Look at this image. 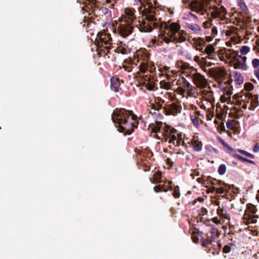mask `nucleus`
Returning a JSON list of instances; mask_svg holds the SVG:
<instances>
[{
  "label": "nucleus",
  "mask_w": 259,
  "mask_h": 259,
  "mask_svg": "<svg viewBox=\"0 0 259 259\" xmlns=\"http://www.w3.org/2000/svg\"><path fill=\"white\" fill-rule=\"evenodd\" d=\"M189 76L192 79L193 83L199 88H204L207 85V79L204 76L198 72H190Z\"/></svg>",
  "instance_id": "8"
},
{
  "label": "nucleus",
  "mask_w": 259,
  "mask_h": 259,
  "mask_svg": "<svg viewBox=\"0 0 259 259\" xmlns=\"http://www.w3.org/2000/svg\"><path fill=\"white\" fill-rule=\"evenodd\" d=\"M231 250V248L229 245H225L223 248V251L224 253H229Z\"/></svg>",
  "instance_id": "59"
},
{
  "label": "nucleus",
  "mask_w": 259,
  "mask_h": 259,
  "mask_svg": "<svg viewBox=\"0 0 259 259\" xmlns=\"http://www.w3.org/2000/svg\"><path fill=\"white\" fill-rule=\"evenodd\" d=\"M146 14L144 18H140L137 21L135 25L141 32H150L153 28H159L160 23L155 17L154 10L153 9L146 10Z\"/></svg>",
  "instance_id": "5"
},
{
  "label": "nucleus",
  "mask_w": 259,
  "mask_h": 259,
  "mask_svg": "<svg viewBox=\"0 0 259 259\" xmlns=\"http://www.w3.org/2000/svg\"><path fill=\"white\" fill-rule=\"evenodd\" d=\"M256 211L257 208L254 205L251 204H249L247 205V211L246 212V214H247V213H249L248 222L249 224H255L257 222L258 216L255 215Z\"/></svg>",
  "instance_id": "15"
},
{
  "label": "nucleus",
  "mask_w": 259,
  "mask_h": 259,
  "mask_svg": "<svg viewBox=\"0 0 259 259\" xmlns=\"http://www.w3.org/2000/svg\"><path fill=\"white\" fill-rule=\"evenodd\" d=\"M153 45L155 46H161L163 44V41L162 39H160V36H159L158 39H153L152 40Z\"/></svg>",
  "instance_id": "47"
},
{
  "label": "nucleus",
  "mask_w": 259,
  "mask_h": 259,
  "mask_svg": "<svg viewBox=\"0 0 259 259\" xmlns=\"http://www.w3.org/2000/svg\"><path fill=\"white\" fill-rule=\"evenodd\" d=\"M188 2L191 10L200 15H210L213 18H216L227 13L224 7L219 8L217 6H212L211 0H188Z\"/></svg>",
  "instance_id": "3"
},
{
  "label": "nucleus",
  "mask_w": 259,
  "mask_h": 259,
  "mask_svg": "<svg viewBox=\"0 0 259 259\" xmlns=\"http://www.w3.org/2000/svg\"><path fill=\"white\" fill-rule=\"evenodd\" d=\"M133 27L132 24L121 21V23L118 26V30L119 34L122 37H125L130 35L133 32Z\"/></svg>",
  "instance_id": "12"
},
{
  "label": "nucleus",
  "mask_w": 259,
  "mask_h": 259,
  "mask_svg": "<svg viewBox=\"0 0 259 259\" xmlns=\"http://www.w3.org/2000/svg\"><path fill=\"white\" fill-rule=\"evenodd\" d=\"M238 3L242 11H246L247 10L245 3L242 0H239Z\"/></svg>",
  "instance_id": "48"
},
{
  "label": "nucleus",
  "mask_w": 259,
  "mask_h": 259,
  "mask_svg": "<svg viewBox=\"0 0 259 259\" xmlns=\"http://www.w3.org/2000/svg\"><path fill=\"white\" fill-rule=\"evenodd\" d=\"M244 89L245 90L250 91L253 89V85L250 82H246L244 85Z\"/></svg>",
  "instance_id": "49"
},
{
  "label": "nucleus",
  "mask_w": 259,
  "mask_h": 259,
  "mask_svg": "<svg viewBox=\"0 0 259 259\" xmlns=\"http://www.w3.org/2000/svg\"><path fill=\"white\" fill-rule=\"evenodd\" d=\"M163 112L166 115H176L180 113L182 110L181 105L179 104L173 103L170 104H166L163 107Z\"/></svg>",
  "instance_id": "10"
},
{
  "label": "nucleus",
  "mask_w": 259,
  "mask_h": 259,
  "mask_svg": "<svg viewBox=\"0 0 259 259\" xmlns=\"http://www.w3.org/2000/svg\"><path fill=\"white\" fill-rule=\"evenodd\" d=\"M238 151L241 153V154L247 156V157H249L250 158H253L254 157V155H252V154L251 153H249L244 150H238Z\"/></svg>",
  "instance_id": "51"
},
{
  "label": "nucleus",
  "mask_w": 259,
  "mask_h": 259,
  "mask_svg": "<svg viewBox=\"0 0 259 259\" xmlns=\"http://www.w3.org/2000/svg\"><path fill=\"white\" fill-rule=\"evenodd\" d=\"M189 87H188V89H186V91L187 92V94L189 96H193L195 94L196 89L190 83L189 84Z\"/></svg>",
  "instance_id": "42"
},
{
  "label": "nucleus",
  "mask_w": 259,
  "mask_h": 259,
  "mask_svg": "<svg viewBox=\"0 0 259 259\" xmlns=\"http://www.w3.org/2000/svg\"><path fill=\"white\" fill-rule=\"evenodd\" d=\"M248 102H250L249 109L254 110L258 106V95H253L252 93H248Z\"/></svg>",
  "instance_id": "17"
},
{
  "label": "nucleus",
  "mask_w": 259,
  "mask_h": 259,
  "mask_svg": "<svg viewBox=\"0 0 259 259\" xmlns=\"http://www.w3.org/2000/svg\"><path fill=\"white\" fill-rule=\"evenodd\" d=\"M232 82H233V79L232 78H229L228 80H227L226 81H225V84L228 85L227 86V87H230L231 88H232V86L231 85Z\"/></svg>",
  "instance_id": "62"
},
{
  "label": "nucleus",
  "mask_w": 259,
  "mask_h": 259,
  "mask_svg": "<svg viewBox=\"0 0 259 259\" xmlns=\"http://www.w3.org/2000/svg\"><path fill=\"white\" fill-rule=\"evenodd\" d=\"M201 245L203 247L207 248L209 247L210 245H212V242L207 237L206 238H204L203 237H201Z\"/></svg>",
  "instance_id": "35"
},
{
  "label": "nucleus",
  "mask_w": 259,
  "mask_h": 259,
  "mask_svg": "<svg viewBox=\"0 0 259 259\" xmlns=\"http://www.w3.org/2000/svg\"><path fill=\"white\" fill-rule=\"evenodd\" d=\"M148 129L151 130V132L155 134L159 133L161 136L156 135V138L161 142H168L170 144L168 147L171 149L174 150L175 147H179L180 145L186 146L183 140L182 133H179L176 129L166 123L155 121L154 123H150Z\"/></svg>",
  "instance_id": "1"
},
{
  "label": "nucleus",
  "mask_w": 259,
  "mask_h": 259,
  "mask_svg": "<svg viewBox=\"0 0 259 259\" xmlns=\"http://www.w3.org/2000/svg\"><path fill=\"white\" fill-rule=\"evenodd\" d=\"M211 184L212 185H218V186H222V184L224 183V182H223L221 181L217 180L216 179H213L210 182Z\"/></svg>",
  "instance_id": "52"
},
{
  "label": "nucleus",
  "mask_w": 259,
  "mask_h": 259,
  "mask_svg": "<svg viewBox=\"0 0 259 259\" xmlns=\"http://www.w3.org/2000/svg\"><path fill=\"white\" fill-rule=\"evenodd\" d=\"M188 27L189 29L196 33L198 32L201 30L200 27L197 24H189Z\"/></svg>",
  "instance_id": "43"
},
{
  "label": "nucleus",
  "mask_w": 259,
  "mask_h": 259,
  "mask_svg": "<svg viewBox=\"0 0 259 259\" xmlns=\"http://www.w3.org/2000/svg\"><path fill=\"white\" fill-rule=\"evenodd\" d=\"M193 46L196 50L201 52L205 44V41L201 37L193 38L192 39Z\"/></svg>",
  "instance_id": "18"
},
{
  "label": "nucleus",
  "mask_w": 259,
  "mask_h": 259,
  "mask_svg": "<svg viewBox=\"0 0 259 259\" xmlns=\"http://www.w3.org/2000/svg\"><path fill=\"white\" fill-rule=\"evenodd\" d=\"M207 213V210L205 208L202 207L200 210V211L199 212V214L200 215L203 216V215L206 214Z\"/></svg>",
  "instance_id": "56"
},
{
  "label": "nucleus",
  "mask_w": 259,
  "mask_h": 259,
  "mask_svg": "<svg viewBox=\"0 0 259 259\" xmlns=\"http://www.w3.org/2000/svg\"><path fill=\"white\" fill-rule=\"evenodd\" d=\"M226 55L227 58L230 59L234 68L244 70L247 69V67L245 63L247 58L239 55L238 51L229 49L226 51Z\"/></svg>",
  "instance_id": "7"
},
{
  "label": "nucleus",
  "mask_w": 259,
  "mask_h": 259,
  "mask_svg": "<svg viewBox=\"0 0 259 259\" xmlns=\"http://www.w3.org/2000/svg\"><path fill=\"white\" fill-rule=\"evenodd\" d=\"M226 171V166L225 164H221L218 168V172L221 175H223L225 174Z\"/></svg>",
  "instance_id": "44"
},
{
  "label": "nucleus",
  "mask_w": 259,
  "mask_h": 259,
  "mask_svg": "<svg viewBox=\"0 0 259 259\" xmlns=\"http://www.w3.org/2000/svg\"><path fill=\"white\" fill-rule=\"evenodd\" d=\"M194 60L195 62L201 66L205 65V63H206V57H202L200 58L199 56H196L194 57Z\"/></svg>",
  "instance_id": "36"
},
{
  "label": "nucleus",
  "mask_w": 259,
  "mask_h": 259,
  "mask_svg": "<svg viewBox=\"0 0 259 259\" xmlns=\"http://www.w3.org/2000/svg\"><path fill=\"white\" fill-rule=\"evenodd\" d=\"M191 142L193 149L194 151L198 152L201 150L202 147V143L201 141H199L198 140L194 139Z\"/></svg>",
  "instance_id": "30"
},
{
  "label": "nucleus",
  "mask_w": 259,
  "mask_h": 259,
  "mask_svg": "<svg viewBox=\"0 0 259 259\" xmlns=\"http://www.w3.org/2000/svg\"><path fill=\"white\" fill-rule=\"evenodd\" d=\"M114 51L115 53H120L123 55L128 54L131 53V49L129 48L126 45L123 44L122 42H120V43L118 45V47L114 50Z\"/></svg>",
  "instance_id": "19"
},
{
  "label": "nucleus",
  "mask_w": 259,
  "mask_h": 259,
  "mask_svg": "<svg viewBox=\"0 0 259 259\" xmlns=\"http://www.w3.org/2000/svg\"><path fill=\"white\" fill-rule=\"evenodd\" d=\"M171 84L169 82H166L164 80L160 82V87L161 88L168 90L171 89Z\"/></svg>",
  "instance_id": "41"
},
{
  "label": "nucleus",
  "mask_w": 259,
  "mask_h": 259,
  "mask_svg": "<svg viewBox=\"0 0 259 259\" xmlns=\"http://www.w3.org/2000/svg\"><path fill=\"white\" fill-rule=\"evenodd\" d=\"M191 233V238L193 241L195 243H197L199 241V238L197 236V235H199L201 237H202L201 234H202V232H200L197 228H195L194 230Z\"/></svg>",
  "instance_id": "29"
},
{
  "label": "nucleus",
  "mask_w": 259,
  "mask_h": 259,
  "mask_svg": "<svg viewBox=\"0 0 259 259\" xmlns=\"http://www.w3.org/2000/svg\"><path fill=\"white\" fill-rule=\"evenodd\" d=\"M111 119L116 125H118V131L125 135H131L139 124L137 115L132 111L124 108L114 110Z\"/></svg>",
  "instance_id": "2"
},
{
  "label": "nucleus",
  "mask_w": 259,
  "mask_h": 259,
  "mask_svg": "<svg viewBox=\"0 0 259 259\" xmlns=\"http://www.w3.org/2000/svg\"><path fill=\"white\" fill-rule=\"evenodd\" d=\"M97 51L100 57H105L109 53L112 44V38L109 33L100 31L98 33L96 39Z\"/></svg>",
  "instance_id": "6"
},
{
  "label": "nucleus",
  "mask_w": 259,
  "mask_h": 259,
  "mask_svg": "<svg viewBox=\"0 0 259 259\" xmlns=\"http://www.w3.org/2000/svg\"><path fill=\"white\" fill-rule=\"evenodd\" d=\"M249 47L246 46H243L240 49V52L241 55H244L247 54L249 52Z\"/></svg>",
  "instance_id": "45"
},
{
  "label": "nucleus",
  "mask_w": 259,
  "mask_h": 259,
  "mask_svg": "<svg viewBox=\"0 0 259 259\" xmlns=\"http://www.w3.org/2000/svg\"><path fill=\"white\" fill-rule=\"evenodd\" d=\"M217 214L220 216L222 218L225 219L229 220L230 219V216L229 213H227L226 210L223 208H221L220 206L217 209Z\"/></svg>",
  "instance_id": "28"
},
{
  "label": "nucleus",
  "mask_w": 259,
  "mask_h": 259,
  "mask_svg": "<svg viewBox=\"0 0 259 259\" xmlns=\"http://www.w3.org/2000/svg\"><path fill=\"white\" fill-rule=\"evenodd\" d=\"M204 200L202 197H199L196 199H195L193 201L192 204L195 205L197 201L202 203L204 201Z\"/></svg>",
  "instance_id": "57"
},
{
  "label": "nucleus",
  "mask_w": 259,
  "mask_h": 259,
  "mask_svg": "<svg viewBox=\"0 0 259 259\" xmlns=\"http://www.w3.org/2000/svg\"><path fill=\"white\" fill-rule=\"evenodd\" d=\"M234 120H229L226 123V125H227V127L228 129H229L230 130L234 131H235L234 134H235L237 133V128L235 126V124H234Z\"/></svg>",
  "instance_id": "38"
},
{
  "label": "nucleus",
  "mask_w": 259,
  "mask_h": 259,
  "mask_svg": "<svg viewBox=\"0 0 259 259\" xmlns=\"http://www.w3.org/2000/svg\"><path fill=\"white\" fill-rule=\"evenodd\" d=\"M161 172L160 171H157L155 172L152 177L150 178V181L153 184H158L161 182Z\"/></svg>",
  "instance_id": "26"
},
{
  "label": "nucleus",
  "mask_w": 259,
  "mask_h": 259,
  "mask_svg": "<svg viewBox=\"0 0 259 259\" xmlns=\"http://www.w3.org/2000/svg\"><path fill=\"white\" fill-rule=\"evenodd\" d=\"M201 53L207 54V56L205 57L208 59H212L215 56L214 48L211 45H208L205 49L203 48Z\"/></svg>",
  "instance_id": "21"
},
{
  "label": "nucleus",
  "mask_w": 259,
  "mask_h": 259,
  "mask_svg": "<svg viewBox=\"0 0 259 259\" xmlns=\"http://www.w3.org/2000/svg\"><path fill=\"white\" fill-rule=\"evenodd\" d=\"M189 84L190 82L184 77L180 76L176 81V84L178 86L177 89V92L183 95L186 92V89L189 87Z\"/></svg>",
  "instance_id": "13"
},
{
  "label": "nucleus",
  "mask_w": 259,
  "mask_h": 259,
  "mask_svg": "<svg viewBox=\"0 0 259 259\" xmlns=\"http://www.w3.org/2000/svg\"><path fill=\"white\" fill-rule=\"evenodd\" d=\"M110 83L111 90L115 92H118L120 85L119 78L116 76H113L110 79Z\"/></svg>",
  "instance_id": "23"
},
{
  "label": "nucleus",
  "mask_w": 259,
  "mask_h": 259,
  "mask_svg": "<svg viewBox=\"0 0 259 259\" xmlns=\"http://www.w3.org/2000/svg\"><path fill=\"white\" fill-rule=\"evenodd\" d=\"M154 102L156 104H161L164 102V100L162 99L159 97H157L155 99Z\"/></svg>",
  "instance_id": "60"
},
{
  "label": "nucleus",
  "mask_w": 259,
  "mask_h": 259,
  "mask_svg": "<svg viewBox=\"0 0 259 259\" xmlns=\"http://www.w3.org/2000/svg\"><path fill=\"white\" fill-rule=\"evenodd\" d=\"M166 186L165 185H158L155 186L153 188V190L155 192L158 193L160 192H167L168 191V189L165 188Z\"/></svg>",
  "instance_id": "34"
},
{
  "label": "nucleus",
  "mask_w": 259,
  "mask_h": 259,
  "mask_svg": "<svg viewBox=\"0 0 259 259\" xmlns=\"http://www.w3.org/2000/svg\"><path fill=\"white\" fill-rule=\"evenodd\" d=\"M160 29H164L165 30H169L170 32L172 35H174L179 31H180L181 26L178 23L173 22L168 25L166 22L160 23Z\"/></svg>",
  "instance_id": "14"
},
{
  "label": "nucleus",
  "mask_w": 259,
  "mask_h": 259,
  "mask_svg": "<svg viewBox=\"0 0 259 259\" xmlns=\"http://www.w3.org/2000/svg\"><path fill=\"white\" fill-rule=\"evenodd\" d=\"M211 32H212V34L213 35H217L218 33V30H217V27L215 26L212 27V28L211 29Z\"/></svg>",
  "instance_id": "63"
},
{
  "label": "nucleus",
  "mask_w": 259,
  "mask_h": 259,
  "mask_svg": "<svg viewBox=\"0 0 259 259\" xmlns=\"http://www.w3.org/2000/svg\"><path fill=\"white\" fill-rule=\"evenodd\" d=\"M203 24L205 28H209L212 25V20H209L205 21L203 22Z\"/></svg>",
  "instance_id": "53"
},
{
  "label": "nucleus",
  "mask_w": 259,
  "mask_h": 259,
  "mask_svg": "<svg viewBox=\"0 0 259 259\" xmlns=\"http://www.w3.org/2000/svg\"><path fill=\"white\" fill-rule=\"evenodd\" d=\"M136 65L137 63H134L131 58L125 59L122 64V67L128 72H131L133 69V66Z\"/></svg>",
  "instance_id": "20"
},
{
  "label": "nucleus",
  "mask_w": 259,
  "mask_h": 259,
  "mask_svg": "<svg viewBox=\"0 0 259 259\" xmlns=\"http://www.w3.org/2000/svg\"><path fill=\"white\" fill-rule=\"evenodd\" d=\"M172 190H173L172 196L174 197L175 198H179L181 196L179 186H176Z\"/></svg>",
  "instance_id": "40"
},
{
  "label": "nucleus",
  "mask_w": 259,
  "mask_h": 259,
  "mask_svg": "<svg viewBox=\"0 0 259 259\" xmlns=\"http://www.w3.org/2000/svg\"><path fill=\"white\" fill-rule=\"evenodd\" d=\"M152 109L155 111H158L160 109H163L162 105L161 104L153 103L151 104Z\"/></svg>",
  "instance_id": "46"
},
{
  "label": "nucleus",
  "mask_w": 259,
  "mask_h": 259,
  "mask_svg": "<svg viewBox=\"0 0 259 259\" xmlns=\"http://www.w3.org/2000/svg\"><path fill=\"white\" fill-rule=\"evenodd\" d=\"M226 75V72L224 70H219L215 72V77L218 78L219 79H224Z\"/></svg>",
  "instance_id": "37"
},
{
  "label": "nucleus",
  "mask_w": 259,
  "mask_h": 259,
  "mask_svg": "<svg viewBox=\"0 0 259 259\" xmlns=\"http://www.w3.org/2000/svg\"><path fill=\"white\" fill-rule=\"evenodd\" d=\"M233 156L234 157H236V158H237L238 159H239V160H240L241 161H242V162H247V161H248V159H246L241 156H240V155L239 154H234L233 155Z\"/></svg>",
  "instance_id": "50"
},
{
  "label": "nucleus",
  "mask_w": 259,
  "mask_h": 259,
  "mask_svg": "<svg viewBox=\"0 0 259 259\" xmlns=\"http://www.w3.org/2000/svg\"><path fill=\"white\" fill-rule=\"evenodd\" d=\"M82 11L88 13V16H84L83 21L81 22L83 26H86L87 27L90 28L92 23L96 24L97 23L95 21V19L99 21L101 15L103 17V14L106 15L109 13L111 14V12L109 11L108 9L104 7L100 8L97 6L93 2L88 1L85 2L84 6L82 8Z\"/></svg>",
  "instance_id": "4"
},
{
  "label": "nucleus",
  "mask_w": 259,
  "mask_h": 259,
  "mask_svg": "<svg viewBox=\"0 0 259 259\" xmlns=\"http://www.w3.org/2000/svg\"><path fill=\"white\" fill-rule=\"evenodd\" d=\"M176 161H180L181 160H183L184 158L186 160H189L190 158V156L188 154H186L185 153L182 151L181 150H179L176 153Z\"/></svg>",
  "instance_id": "27"
},
{
  "label": "nucleus",
  "mask_w": 259,
  "mask_h": 259,
  "mask_svg": "<svg viewBox=\"0 0 259 259\" xmlns=\"http://www.w3.org/2000/svg\"><path fill=\"white\" fill-rule=\"evenodd\" d=\"M136 11L133 8H127L124 10V14L122 16V20L125 22L133 24L135 25L137 22Z\"/></svg>",
  "instance_id": "9"
},
{
  "label": "nucleus",
  "mask_w": 259,
  "mask_h": 259,
  "mask_svg": "<svg viewBox=\"0 0 259 259\" xmlns=\"http://www.w3.org/2000/svg\"><path fill=\"white\" fill-rule=\"evenodd\" d=\"M186 33L184 30H181L177 33L173 35L175 43H181L186 40Z\"/></svg>",
  "instance_id": "22"
},
{
  "label": "nucleus",
  "mask_w": 259,
  "mask_h": 259,
  "mask_svg": "<svg viewBox=\"0 0 259 259\" xmlns=\"http://www.w3.org/2000/svg\"><path fill=\"white\" fill-rule=\"evenodd\" d=\"M141 81L149 91H154L156 89L154 77L151 75H143L141 77Z\"/></svg>",
  "instance_id": "11"
},
{
  "label": "nucleus",
  "mask_w": 259,
  "mask_h": 259,
  "mask_svg": "<svg viewBox=\"0 0 259 259\" xmlns=\"http://www.w3.org/2000/svg\"><path fill=\"white\" fill-rule=\"evenodd\" d=\"M166 163L170 168H172L174 166V162L172 161L170 158L168 157L166 158Z\"/></svg>",
  "instance_id": "54"
},
{
  "label": "nucleus",
  "mask_w": 259,
  "mask_h": 259,
  "mask_svg": "<svg viewBox=\"0 0 259 259\" xmlns=\"http://www.w3.org/2000/svg\"><path fill=\"white\" fill-rule=\"evenodd\" d=\"M210 234V235H207V238H209L210 241L212 242H215V240L218 238L220 235V233L218 229L213 226V227L209 231Z\"/></svg>",
  "instance_id": "24"
},
{
  "label": "nucleus",
  "mask_w": 259,
  "mask_h": 259,
  "mask_svg": "<svg viewBox=\"0 0 259 259\" xmlns=\"http://www.w3.org/2000/svg\"><path fill=\"white\" fill-rule=\"evenodd\" d=\"M199 112L197 111L194 113L193 115H191V119L193 124L196 126L198 127L199 125V118L197 116L200 115Z\"/></svg>",
  "instance_id": "33"
},
{
  "label": "nucleus",
  "mask_w": 259,
  "mask_h": 259,
  "mask_svg": "<svg viewBox=\"0 0 259 259\" xmlns=\"http://www.w3.org/2000/svg\"><path fill=\"white\" fill-rule=\"evenodd\" d=\"M155 69V68L154 67V65L153 64H151L150 63V64L148 63V70L150 73H152L154 71V70Z\"/></svg>",
  "instance_id": "61"
},
{
  "label": "nucleus",
  "mask_w": 259,
  "mask_h": 259,
  "mask_svg": "<svg viewBox=\"0 0 259 259\" xmlns=\"http://www.w3.org/2000/svg\"><path fill=\"white\" fill-rule=\"evenodd\" d=\"M234 80L237 84H241L244 81L243 76L239 73L235 72L234 75Z\"/></svg>",
  "instance_id": "32"
},
{
  "label": "nucleus",
  "mask_w": 259,
  "mask_h": 259,
  "mask_svg": "<svg viewBox=\"0 0 259 259\" xmlns=\"http://www.w3.org/2000/svg\"><path fill=\"white\" fill-rule=\"evenodd\" d=\"M220 188H215V187H212V189L215 191L217 193L224 194L225 192H228L230 188L229 186L226 183H224L220 186Z\"/></svg>",
  "instance_id": "25"
},
{
  "label": "nucleus",
  "mask_w": 259,
  "mask_h": 259,
  "mask_svg": "<svg viewBox=\"0 0 259 259\" xmlns=\"http://www.w3.org/2000/svg\"><path fill=\"white\" fill-rule=\"evenodd\" d=\"M139 70L142 73H145L148 69L149 62H140Z\"/></svg>",
  "instance_id": "39"
},
{
  "label": "nucleus",
  "mask_w": 259,
  "mask_h": 259,
  "mask_svg": "<svg viewBox=\"0 0 259 259\" xmlns=\"http://www.w3.org/2000/svg\"><path fill=\"white\" fill-rule=\"evenodd\" d=\"M216 243H217V247L214 248V247H212V248H213V249H214V250L217 253H218V252H219L221 250V249L222 245L219 242H217Z\"/></svg>",
  "instance_id": "58"
},
{
  "label": "nucleus",
  "mask_w": 259,
  "mask_h": 259,
  "mask_svg": "<svg viewBox=\"0 0 259 259\" xmlns=\"http://www.w3.org/2000/svg\"><path fill=\"white\" fill-rule=\"evenodd\" d=\"M252 64L254 68H256L259 67V59H254L252 61Z\"/></svg>",
  "instance_id": "55"
},
{
  "label": "nucleus",
  "mask_w": 259,
  "mask_h": 259,
  "mask_svg": "<svg viewBox=\"0 0 259 259\" xmlns=\"http://www.w3.org/2000/svg\"><path fill=\"white\" fill-rule=\"evenodd\" d=\"M212 222L216 224L221 223V221L217 217L213 218L212 219Z\"/></svg>",
  "instance_id": "64"
},
{
  "label": "nucleus",
  "mask_w": 259,
  "mask_h": 259,
  "mask_svg": "<svg viewBox=\"0 0 259 259\" xmlns=\"http://www.w3.org/2000/svg\"><path fill=\"white\" fill-rule=\"evenodd\" d=\"M135 60L137 63L149 62V54L145 49L137 52Z\"/></svg>",
  "instance_id": "16"
},
{
  "label": "nucleus",
  "mask_w": 259,
  "mask_h": 259,
  "mask_svg": "<svg viewBox=\"0 0 259 259\" xmlns=\"http://www.w3.org/2000/svg\"><path fill=\"white\" fill-rule=\"evenodd\" d=\"M173 38V35L169 33H168L167 35H161L160 36V39H162V41H164L167 44L170 42H175Z\"/></svg>",
  "instance_id": "31"
}]
</instances>
